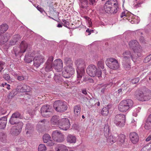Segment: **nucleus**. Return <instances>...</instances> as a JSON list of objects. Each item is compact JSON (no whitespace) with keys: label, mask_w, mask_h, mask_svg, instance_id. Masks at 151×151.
Masks as SVG:
<instances>
[{"label":"nucleus","mask_w":151,"mask_h":151,"mask_svg":"<svg viewBox=\"0 0 151 151\" xmlns=\"http://www.w3.org/2000/svg\"><path fill=\"white\" fill-rule=\"evenodd\" d=\"M130 48L132 50H127L123 53L124 60H129L130 58L134 62L140 56L142 51L141 47L136 40L131 41L129 43Z\"/></svg>","instance_id":"f257e3e1"},{"label":"nucleus","mask_w":151,"mask_h":151,"mask_svg":"<svg viewBox=\"0 0 151 151\" xmlns=\"http://www.w3.org/2000/svg\"><path fill=\"white\" fill-rule=\"evenodd\" d=\"M104 11L108 13H115L119 9L118 3L117 0H109L104 6Z\"/></svg>","instance_id":"f03ea898"},{"label":"nucleus","mask_w":151,"mask_h":151,"mask_svg":"<svg viewBox=\"0 0 151 151\" xmlns=\"http://www.w3.org/2000/svg\"><path fill=\"white\" fill-rule=\"evenodd\" d=\"M134 96L138 100L141 101H147L151 98V91L138 90L135 91Z\"/></svg>","instance_id":"7ed1b4c3"},{"label":"nucleus","mask_w":151,"mask_h":151,"mask_svg":"<svg viewBox=\"0 0 151 151\" xmlns=\"http://www.w3.org/2000/svg\"><path fill=\"white\" fill-rule=\"evenodd\" d=\"M87 74L91 77L97 76L100 78L101 77V71L98 70L96 67L93 65H89L86 70Z\"/></svg>","instance_id":"20e7f679"},{"label":"nucleus","mask_w":151,"mask_h":151,"mask_svg":"<svg viewBox=\"0 0 151 151\" xmlns=\"http://www.w3.org/2000/svg\"><path fill=\"white\" fill-rule=\"evenodd\" d=\"M53 106L56 111L60 112H64L68 108L66 102L61 100L55 101L53 103Z\"/></svg>","instance_id":"39448f33"},{"label":"nucleus","mask_w":151,"mask_h":151,"mask_svg":"<svg viewBox=\"0 0 151 151\" xmlns=\"http://www.w3.org/2000/svg\"><path fill=\"white\" fill-rule=\"evenodd\" d=\"M75 63L77 68V78L78 80H80L84 76L85 73L84 63V62L81 60H76Z\"/></svg>","instance_id":"423d86ee"},{"label":"nucleus","mask_w":151,"mask_h":151,"mask_svg":"<svg viewBox=\"0 0 151 151\" xmlns=\"http://www.w3.org/2000/svg\"><path fill=\"white\" fill-rule=\"evenodd\" d=\"M106 63L109 68L112 69L116 70L119 67L118 61L115 59L112 58H107L106 60Z\"/></svg>","instance_id":"0eeeda50"},{"label":"nucleus","mask_w":151,"mask_h":151,"mask_svg":"<svg viewBox=\"0 0 151 151\" xmlns=\"http://www.w3.org/2000/svg\"><path fill=\"white\" fill-rule=\"evenodd\" d=\"M51 136L53 140L57 142H61L64 140V135L58 130L53 131Z\"/></svg>","instance_id":"6e6552de"},{"label":"nucleus","mask_w":151,"mask_h":151,"mask_svg":"<svg viewBox=\"0 0 151 151\" xmlns=\"http://www.w3.org/2000/svg\"><path fill=\"white\" fill-rule=\"evenodd\" d=\"M125 116L122 114L116 115L115 118L114 123L117 126L122 127L124 126L125 122Z\"/></svg>","instance_id":"1a4fd4ad"},{"label":"nucleus","mask_w":151,"mask_h":151,"mask_svg":"<svg viewBox=\"0 0 151 151\" xmlns=\"http://www.w3.org/2000/svg\"><path fill=\"white\" fill-rule=\"evenodd\" d=\"M70 124L68 119L66 118H63L59 121L58 127L61 129L67 130L70 127Z\"/></svg>","instance_id":"9d476101"},{"label":"nucleus","mask_w":151,"mask_h":151,"mask_svg":"<svg viewBox=\"0 0 151 151\" xmlns=\"http://www.w3.org/2000/svg\"><path fill=\"white\" fill-rule=\"evenodd\" d=\"M52 110L49 105H45L43 106L41 109V114L42 116L45 117H49L50 115H51Z\"/></svg>","instance_id":"9b49d317"},{"label":"nucleus","mask_w":151,"mask_h":151,"mask_svg":"<svg viewBox=\"0 0 151 151\" xmlns=\"http://www.w3.org/2000/svg\"><path fill=\"white\" fill-rule=\"evenodd\" d=\"M65 71L62 73L63 76L66 78H69L72 74L74 73V70L71 66H68L64 68Z\"/></svg>","instance_id":"f8f14e48"},{"label":"nucleus","mask_w":151,"mask_h":151,"mask_svg":"<svg viewBox=\"0 0 151 151\" xmlns=\"http://www.w3.org/2000/svg\"><path fill=\"white\" fill-rule=\"evenodd\" d=\"M54 69L58 72H60L63 68V62L60 59L55 60L52 64Z\"/></svg>","instance_id":"ddd939ff"},{"label":"nucleus","mask_w":151,"mask_h":151,"mask_svg":"<svg viewBox=\"0 0 151 151\" xmlns=\"http://www.w3.org/2000/svg\"><path fill=\"white\" fill-rule=\"evenodd\" d=\"M44 59L42 56H35L34 59V65L36 68H38L44 62Z\"/></svg>","instance_id":"4468645a"},{"label":"nucleus","mask_w":151,"mask_h":151,"mask_svg":"<svg viewBox=\"0 0 151 151\" xmlns=\"http://www.w3.org/2000/svg\"><path fill=\"white\" fill-rule=\"evenodd\" d=\"M51 137L48 134H44L43 137V140L45 143H47V145L50 146H53L54 144V142L50 140Z\"/></svg>","instance_id":"2eb2a0df"},{"label":"nucleus","mask_w":151,"mask_h":151,"mask_svg":"<svg viewBox=\"0 0 151 151\" xmlns=\"http://www.w3.org/2000/svg\"><path fill=\"white\" fill-rule=\"evenodd\" d=\"M27 44L24 41H22L20 45V47L18 48L19 49V51H17L14 50L15 54L17 55L19 52L23 53L27 49Z\"/></svg>","instance_id":"dca6fc26"},{"label":"nucleus","mask_w":151,"mask_h":151,"mask_svg":"<svg viewBox=\"0 0 151 151\" xmlns=\"http://www.w3.org/2000/svg\"><path fill=\"white\" fill-rule=\"evenodd\" d=\"M53 60V58L52 56L50 57L46 63L45 70L47 72L50 71L52 70L53 65L52 62Z\"/></svg>","instance_id":"f3484780"},{"label":"nucleus","mask_w":151,"mask_h":151,"mask_svg":"<svg viewBox=\"0 0 151 151\" xmlns=\"http://www.w3.org/2000/svg\"><path fill=\"white\" fill-rule=\"evenodd\" d=\"M129 137L131 141L133 144L137 143L139 140L138 135L135 132L131 133L130 134Z\"/></svg>","instance_id":"a211bd4d"},{"label":"nucleus","mask_w":151,"mask_h":151,"mask_svg":"<svg viewBox=\"0 0 151 151\" xmlns=\"http://www.w3.org/2000/svg\"><path fill=\"white\" fill-rule=\"evenodd\" d=\"M20 117V114L18 112H16L12 114L10 118L9 122L12 124H16L17 122V118Z\"/></svg>","instance_id":"6ab92c4d"},{"label":"nucleus","mask_w":151,"mask_h":151,"mask_svg":"<svg viewBox=\"0 0 151 151\" xmlns=\"http://www.w3.org/2000/svg\"><path fill=\"white\" fill-rule=\"evenodd\" d=\"M118 109L121 112H126L129 110L123 101L119 103L118 106Z\"/></svg>","instance_id":"aec40b11"},{"label":"nucleus","mask_w":151,"mask_h":151,"mask_svg":"<svg viewBox=\"0 0 151 151\" xmlns=\"http://www.w3.org/2000/svg\"><path fill=\"white\" fill-rule=\"evenodd\" d=\"M67 142L70 143H75L76 141V138L74 135L69 134L66 138Z\"/></svg>","instance_id":"412c9836"},{"label":"nucleus","mask_w":151,"mask_h":151,"mask_svg":"<svg viewBox=\"0 0 151 151\" xmlns=\"http://www.w3.org/2000/svg\"><path fill=\"white\" fill-rule=\"evenodd\" d=\"M23 125V123L22 122H18L16 125V128L15 131L13 132L15 135H18L21 132Z\"/></svg>","instance_id":"4be33fe9"},{"label":"nucleus","mask_w":151,"mask_h":151,"mask_svg":"<svg viewBox=\"0 0 151 151\" xmlns=\"http://www.w3.org/2000/svg\"><path fill=\"white\" fill-rule=\"evenodd\" d=\"M30 88L26 85L23 84L17 87V89H20L19 91L21 92H28L30 91Z\"/></svg>","instance_id":"5701e85b"},{"label":"nucleus","mask_w":151,"mask_h":151,"mask_svg":"<svg viewBox=\"0 0 151 151\" xmlns=\"http://www.w3.org/2000/svg\"><path fill=\"white\" fill-rule=\"evenodd\" d=\"M58 116H53L51 120V123L52 125H56L58 126L59 125V121Z\"/></svg>","instance_id":"b1692460"},{"label":"nucleus","mask_w":151,"mask_h":151,"mask_svg":"<svg viewBox=\"0 0 151 151\" xmlns=\"http://www.w3.org/2000/svg\"><path fill=\"white\" fill-rule=\"evenodd\" d=\"M88 0H79V5L81 8L86 9L88 7Z\"/></svg>","instance_id":"393cba45"},{"label":"nucleus","mask_w":151,"mask_h":151,"mask_svg":"<svg viewBox=\"0 0 151 151\" xmlns=\"http://www.w3.org/2000/svg\"><path fill=\"white\" fill-rule=\"evenodd\" d=\"M116 141V137L113 135H111L108 137L107 141L109 145H111Z\"/></svg>","instance_id":"a878e982"},{"label":"nucleus","mask_w":151,"mask_h":151,"mask_svg":"<svg viewBox=\"0 0 151 151\" xmlns=\"http://www.w3.org/2000/svg\"><path fill=\"white\" fill-rule=\"evenodd\" d=\"M55 151H68V147L63 145L57 146L55 148Z\"/></svg>","instance_id":"bb28decb"},{"label":"nucleus","mask_w":151,"mask_h":151,"mask_svg":"<svg viewBox=\"0 0 151 151\" xmlns=\"http://www.w3.org/2000/svg\"><path fill=\"white\" fill-rule=\"evenodd\" d=\"M128 109L131 108L133 106L134 103L133 101L130 99H127L123 100Z\"/></svg>","instance_id":"cd10ccee"},{"label":"nucleus","mask_w":151,"mask_h":151,"mask_svg":"<svg viewBox=\"0 0 151 151\" xmlns=\"http://www.w3.org/2000/svg\"><path fill=\"white\" fill-rule=\"evenodd\" d=\"M33 131V127L32 125L30 124H26L25 131L27 134H31Z\"/></svg>","instance_id":"c85d7f7f"},{"label":"nucleus","mask_w":151,"mask_h":151,"mask_svg":"<svg viewBox=\"0 0 151 151\" xmlns=\"http://www.w3.org/2000/svg\"><path fill=\"white\" fill-rule=\"evenodd\" d=\"M8 26L6 24H3L0 26V35L5 32L8 29Z\"/></svg>","instance_id":"c756f323"},{"label":"nucleus","mask_w":151,"mask_h":151,"mask_svg":"<svg viewBox=\"0 0 151 151\" xmlns=\"http://www.w3.org/2000/svg\"><path fill=\"white\" fill-rule=\"evenodd\" d=\"M81 108L80 106H75L74 108V112L75 116H78L80 113Z\"/></svg>","instance_id":"7c9ffc66"},{"label":"nucleus","mask_w":151,"mask_h":151,"mask_svg":"<svg viewBox=\"0 0 151 151\" xmlns=\"http://www.w3.org/2000/svg\"><path fill=\"white\" fill-rule=\"evenodd\" d=\"M125 136L124 135L122 134L119 137L118 142L119 145H121L125 141Z\"/></svg>","instance_id":"2f4dec72"},{"label":"nucleus","mask_w":151,"mask_h":151,"mask_svg":"<svg viewBox=\"0 0 151 151\" xmlns=\"http://www.w3.org/2000/svg\"><path fill=\"white\" fill-rule=\"evenodd\" d=\"M83 18L85 19L86 21L87 25L88 27H90L92 26V22H91V19L90 18L87 16H84Z\"/></svg>","instance_id":"473e14b6"},{"label":"nucleus","mask_w":151,"mask_h":151,"mask_svg":"<svg viewBox=\"0 0 151 151\" xmlns=\"http://www.w3.org/2000/svg\"><path fill=\"white\" fill-rule=\"evenodd\" d=\"M109 109L108 107L103 108L101 111V113L102 115L104 116L107 115L109 114Z\"/></svg>","instance_id":"72a5a7b5"},{"label":"nucleus","mask_w":151,"mask_h":151,"mask_svg":"<svg viewBox=\"0 0 151 151\" xmlns=\"http://www.w3.org/2000/svg\"><path fill=\"white\" fill-rule=\"evenodd\" d=\"M104 134L106 135H108L109 133V126L108 124H106L104 128Z\"/></svg>","instance_id":"f704fd0d"},{"label":"nucleus","mask_w":151,"mask_h":151,"mask_svg":"<svg viewBox=\"0 0 151 151\" xmlns=\"http://www.w3.org/2000/svg\"><path fill=\"white\" fill-rule=\"evenodd\" d=\"M97 66L99 68L103 69L104 68V62L102 60L99 61L97 63Z\"/></svg>","instance_id":"c9c22d12"},{"label":"nucleus","mask_w":151,"mask_h":151,"mask_svg":"<svg viewBox=\"0 0 151 151\" xmlns=\"http://www.w3.org/2000/svg\"><path fill=\"white\" fill-rule=\"evenodd\" d=\"M47 148L45 145L41 144L39 145L38 151H46Z\"/></svg>","instance_id":"e433bc0d"},{"label":"nucleus","mask_w":151,"mask_h":151,"mask_svg":"<svg viewBox=\"0 0 151 151\" xmlns=\"http://www.w3.org/2000/svg\"><path fill=\"white\" fill-rule=\"evenodd\" d=\"M140 21L139 18L137 16H135L131 22L132 24H138Z\"/></svg>","instance_id":"4c0bfd02"},{"label":"nucleus","mask_w":151,"mask_h":151,"mask_svg":"<svg viewBox=\"0 0 151 151\" xmlns=\"http://www.w3.org/2000/svg\"><path fill=\"white\" fill-rule=\"evenodd\" d=\"M141 109L139 107H138L135 109L133 111L132 113L133 115L135 116H137V115L138 113L139 112Z\"/></svg>","instance_id":"58836bf2"},{"label":"nucleus","mask_w":151,"mask_h":151,"mask_svg":"<svg viewBox=\"0 0 151 151\" xmlns=\"http://www.w3.org/2000/svg\"><path fill=\"white\" fill-rule=\"evenodd\" d=\"M145 129L147 130L151 129V123L146 121L145 126Z\"/></svg>","instance_id":"ea45409f"},{"label":"nucleus","mask_w":151,"mask_h":151,"mask_svg":"<svg viewBox=\"0 0 151 151\" xmlns=\"http://www.w3.org/2000/svg\"><path fill=\"white\" fill-rule=\"evenodd\" d=\"M99 88H100L101 89V91L102 93H104L106 87V85L101 84L99 85L98 86Z\"/></svg>","instance_id":"a19ab883"},{"label":"nucleus","mask_w":151,"mask_h":151,"mask_svg":"<svg viewBox=\"0 0 151 151\" xmlns=\"http://www.w3.org/2000/svg\"><path fill=\"white\" fill-rule=\"evenodd\" d=\"M32 58L31 57V56L28 57L26 55L25 56L24 60L26 62L28 63H30L32 61Z\"/></svg>","instance_id":"79ce46f5"},{"label":"nucleus","mask_w":151,"mask_h":151,"mask_svg":"<svg viewBox=\"0 0 151 151\" xmlns=\"http://www.w3.org/2000/svg\"><path fill=\"white\" fill-rule=\"evenodd\" d=\"M136 1V3L134 4V8H137L140 6V5L142 3V1Z\"/></svg>","instance_id":"37998d69"},{"label":"nucleus","mask_w":151,"mask_h":151,"mask_svg":"<svg viewBox=\"0 0 151 151\" xmlns=\"http://www.w3.org/2000/svg\"><path fill=\"white\" fill-rule=\"evenodd\" d=\"M6 123L4 122H0V129H4L6 126Z\"/></svg>","instance_id":"c03bdc74"},{"label":"nucleus","mask_w":151,"mask_h":151,"mask_svg":"<svg viewBox=\"0 0 151 151\" xmlns=\"http://www.w3.org/2000/svg\"><path fill=\"white\" fill-rule=\"evenodd\" d=\"M3 77L6 81H8L10 80V76L8 74H5L3 76Z\"/></svg>","instance_id":"a18cd8bd"},{"label":"nucleus","mask_w":151,"mask_h":151,"mask_svg":"<svg viewBox=\"0 0 151 151\" xmlns=\"http://www.w3.org/2000/svg\"><path fill=\"white\" fill-rule=\"evenodd\" d=\"M127 12H123L121 15V17L122 18L123 17V19H124L125 17H127Z\"/></svg>","instance_id":"49530a36"},{"label":"nucleus","mask_w":151,"mask_h":151,"mask_svg":"<svg viewBox=\"0 0 151 151\" xmlns=\"http://www.w3.org/2000/svg\"><path fill=\"white\" fill-rule=\"evenodd\" d=\"M139 78H137L132 80V82L133 83L135 84L137 83L139 81Z\"/></svg>","instance_id":"de8ad7c7"},{"label":"nucleus","mask_w":151,"mask_h":151,"mask_svg":"<svg viewBox=\"0 0 151 151\" xmlns=\"http://www.w3.org/2000/svg\"><path fill=\"white\" fill-rule=\"evenodd\" d=\"M54 78L56 82H58V80L60 79V76H58V74L56 73L55 74V75L54 76Z\"/></svg>","instance_id":"09e8293b"},{"label":"nucleus","mask_w":151,"mask_h":151,"mask_svg":"<svg viewBox=\"0 0 151 151\" xmlns=\"http://www.w3.org/2000/svg\"><path fill=\"white\" fill-rule=\"evenodd\" d=\"M151 59V55L149 56L146 57L144 60V61L145 63L149 62Z\"/></svg>","instance_id":"8fccbe9b"},{"label":"nucleus","mask_w":151,"mask_h":151,"mask_svg":"<svg viewBox=\"0 0 151 151\" xmlns=\"http://www.w3.org/2000/svg\"><path fill=\"white\" fill-rule=\"evenodd\" d=\"M83 81H88L91 83L93 82V80L91 78H84Z\"/></svg>","instance_id":"3c124183"},{"label":"nucleus","mask_w":151,"mask_h":151,"mask_svg":"<svg viewBox=\"0 0 151 151\" xmlns=\"http://www.w3.org/2000/svg\"><path fill=\"white\" fill-rule=\"evenodd\" d=\"M4 63L3 62H0V71H1V70L4 69Z\"/></svg>","instance_id":"603ef678"},{"label":"nucleus","mask_w":151,"mask_h":151,"mask_svg":"<svg viewBox=\"0 0 151 151\" xmlns=\"http://www.w3.org/2000/svg\"><path fill=\"white\" fill-rule=\"evenodd\" d=\"M14 90H13L12 92H11L9 95V98H12L14 96Z\"/></svg>","instance_id":"864d4df0"},{"label":"nucleus","mask_w":151,"mask_h":151,"mask_svg":"<svg viewBox=\"0 0 151 151\" xmlns=\"http://www.w3.org/2000/svg\"><path fill=\"white\" fill-rule=\"evenodd\" d=\"M37 8L38 10H39L42 13L43 12H45L43 10V9L42 8L38 6H37Z\"/></svg>","instance_id":"5fc2aeb1"},{"label":"nucleus","mask_w":151,"mask_h":151,"mask_svg":"<svg viewBox=\"0 0 151 151\" xmlns=\"http://www.w3.org/2000/svg\"><path fill=\"white\" fill-rule=\"evenodd\" d=\"M147 149H148L147 146H145L142 148L140 151H148Z\"/></svg>","instance_id":"6e6d98bb"},{"label":"nucleus","mask_w":151,"mask_h":151,"mask_svg":"<svg viewBox=\"0 0 151 151\" xmlns=\"http://www.w3.org/2000/svg\"><path fill=\"white\" fill-rule=\"evenodd\" d=\"M65 62L66 63H71V61L68 58H66L65 59Z\"/></svg>","instance_id":"4d7b16f0"},{"label":"nucleus","mask_w":151,"mask_h":151,"mask_svg":"<svg viewBox=\"0 0 151 151\" xmlns=\"http://www.w3.org/2000/svg\"><path fill=\"white\" fill-rule=\"evenodd\" d=\"M17 79L19 81H22L24 79V78L23 76H19L17 77Z\"/></svg>","instance_id":"13d9d810"},{"label":"nucleus","mask_w":151,"mask_h":151,"mask_svg":"<svg viewBox=\"0 0 151 151\" xmlns=\"http://www.w3.org/2000/svg\"><path fill=\"white\" fill-rule=\"evenodd\" d=\"M90 1V4L94 5L95 4L96 0H89Z\"/></svg>","instance_id":"bf43d9fd"},{"label":"nucleus","mask_w":151,"mask_h":151,"mask_svg":"<svg viewBox=\"0 0 151 151\" xmlns=\"http://www.w3.org/2000/svg\"><path fill=\"white\" fill-rule=\"evenodd\" d=\"M146 121L149 122L150 123H151V114H150L148 116L147 119Z\"/></svg>","instance_id":"052dcab7"},{"label":"nucleus","mask_w":151,"mask_h":151,"mask_svg":"<svg viewBox=\"0 0 151 151\" xmlns=\"http://www.w3.org/2000/svg\"><path fill=\"white\" fill-rule=\"evenodd\" d=\"M151 139V134L149 135L146 139V141L147 142L149 141Z\"/></svg>","instance_id":"680f3d73"},{"label":"nucleus","mask_w":151,"mask_h":151,"mask_svg":"<svg viewBox=\"0 0 151 151\" xmlns=\"http://www.w3.org/2000/svg\"><path fill=\"white\" fill-rule=\"evenodd\" d=\"M146 146H147L148 147V149L147 150L148 151L151 149V142L149 143V144L147 145Z\"/></svg>","instance_id":"e2e57ef3"},{"label":"nucleus","mask_w":151,"mask_h":151,"mask_svg":"<svg viewBox=\"0 0 151 151\" xmlns=\"http://www.w3.org/2000/svg\"><path fill=\"white\" fill-rule=\"evenodd\" d=\"M63 22L65 24V25H69V23L67 21H66L65 20H63Z\"/></svg>","instance_id":"0e129e2a"},{"label":"nucleus","mask_w":151,"mask_h":151,"mask_svg":"<svg viewBox=\"0 0 151 151\" xmlns=\"http://www.w3.org/2000/svg\"><path fill=\"white\" fill-rule=\"evenodd\" d=\"M132 123L133 125H135L136 124V122L134 120H133L132 121Z\"/></svg>","instance_id":"69168bd1"},{"label":"nucleus","mask_w":151,"mask_h":151,"mask_svg":"<svg viewBox=\"0 0 151 151\" xmlns=\"http://www.w3.org/2000/svg\"><path fill=\"white\" fill-rule=\"evenodd\" d=\"M124 67L127 70H128L130 68V66L129 64H128L127 66L124 65Z\"/></svg>","instance_id":"338daca9"},{"label":"nucleus","mask_w":151,"mask_h":151,"mask_svg":"<svg viewBox=\"0 0 151 151\" xmlns=\"http://www.w3.org/2000/svg\"><path fill=\"white\" fill-rule=\"evenodd\" d=\"M91 31L93 32V30H90L89 29H87L86 31V32H88L89 33V34L88 35H90V34H91Z\"/></svg>","instance_id":"774afa93"}]
</instances>
